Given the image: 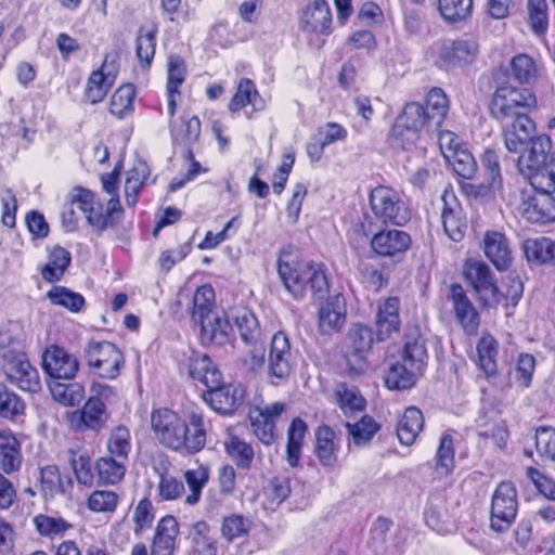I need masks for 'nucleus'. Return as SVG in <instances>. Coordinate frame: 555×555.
I'll return each mask as SVG.
<instances>
[{
	"label": "nucleus",
	"mask_w": 555,
	"mask_h": 555,
	"mask_svg": "<svg viewBox=\"0 0 555 555\" xmlns=\"http://www.w3.org/2000/svg\"><path fill=\"white\" fill-rule=\"evenodd\" d=\"M151 428L155 439L172 451L185 450L190 454H195L206 446L205 418L196 411L190 412L188 417L183 418L170 409H156L151 414Z\"/></svg>",
	"instance_id": "nucleus-1"
},
{
	"label": "nucleus",
	"mask_w": 555,
	"mask_h": 555,
	"mask_svg": "<svg viewBox=\"0 0 555 555\" xmlns=\"http://www.w3.org/2000/svg\"><path fill=\"white\" fill-rule=\"evenodd\" d=\"M278 273L287 292L295 298H302L308 291L314 296L323 297L328 291L323 264L300 260L292 247L281 250Z\"/></svg>",
	"instance_id": "nucleus-2"
},
{
	"label": "nucleus",
	"mask_w": 555,
	"mask_h": 555,
	"mask_svg": "<svg viewBox=\"0 0 555 555\" xmlns=\"http://www.w3.org/2000/svg\"><path fill=\"white\" fill-rule=\"evenodd\" d=\"M70 205L77 207L85 215L89 225L98 232L115 227L116 215L122 210L119 197L113 196L108 199L104 211L102 203L96 201L94 193L80 186L75 188L70 193Z\"/></svg>",
	"instance_id": "nucleus-3"
},
{
	"label": "nucleus",
	"mask_w": 555,
	"mask_h": 555,
	"mask_svg": "<svg viewBox=\"0 0 555 555\" xmlns=\"http://www.w3.org/2000/svg\"><path fill=\"white\" fill-rule=\"evenodd\" d=\"M537 107L535 95L527 89H517L512 86L499 87L492 96L491 114L503 124L529 115Z\"/></svg>",
	"instance_id": "nucleus-4"
},
{
	"label": "nucleus",
	"mask_w": 555,
	"mask_h": 555,
	"mask_svg": "<svg viewBox=\"0 0 555 555\" xmlns=\"http://www.w3.org/2000/svg\"><path fill=\"white\" fill-rule=\"evenodd\" d=\"M434 127L425 107L418 103H408L396 118L390 131L392 144L406 149L413 144L421 131Z\"/></svg>",
	"instance_id": "nucleus-5"
},
{
	"label": "nucleus",
	"mask_w": 555,
	"mask_h": 555,
	"mask_svg": "<svg viewBox=\"0 0 555 555\" xmlns=\"http://www.w3.org/2000/svg\"><path fill=\"white\" fill-rule=\"evenodd\" d=\"M85 359L93 373L104 379H115L125 365L120 349L106 340H90L85 349Z\"/></svg>",
	"instance_id": "nucleus-6"
},
{
	"label": "nucleus",
	"mask_w": 555,
	"mask_h": 555,
	"mask_svg": "<svg viewBox=\"0 0 555 555\" xmlns=\"http://www.w3.org/2000/svg\"><path fill=\"white\" fill-rule=\"evenodd\" d=\"M370 205L374 216L384 223L403 225L410 219L400 193L392 188L379 185L373 189Z\"/></svg>",
	"instance_id": "nucleus-7"
},
{
	"label": "nucleus",
	"mask_w": 555,
	"mask_h": 555,
	"mask_svg": "<svg viewBox=\"0 0 555 555\" xmlns=\"http://www.w3.org/2000/svg\"><path fill=\"white\" fill-rule=\"evenodd\" d=\"M518 511V499L515 486L502 481L492 494L490 526L494 531L509 529Z\"/></svg>",
	"instance_id": "nucleus-8"
},
{
	"label": "nucleus",
	"mask_w": 555,
	"mask_h": 555,
	"mask_svg": "<svg viewBox=\"0 0 555 555\" xmlns=\"http://www.w3.org/2000/svg\"><path fill=\"white\" fill-rule=\"evenodd\" d=\"M464 276L482 305L493 307L501 304V294L487 263L469 259L464 266Z\"/></svg>",
	"instance_id": "nucleus-9"
},
{
	"label": "nucleus",
	"mask_w": 555,
	"mask_h": 555,
	"mask_svg": "<svg viewBox=\"0 0 555 555\" xmlns=\"http://www.w3.org/2000/svg\"><path fill=\"white\" fill-rule=\"evenodd\" d=\"M119 53L107 52L99 69L93 70L87 81L85 95L91 104L100 103L115 83L119 73Z\"/></svg>",
	"instance_id": "nucleus-10"
},
{
	"label": "nucleus",
	"mask_w": 555,
	"mask_h": 555,
	"mask_svg": "<svg viewBox=\"0 0 555 555\" xmlns=\"http://www.w3.org/2000/svg\"><path fill=\"white\" fill-rule=\"evenodd\" d=\"M3 370L11 384L21 390L36 392L40 389L38 371L16 348L2 353Z\"/></svg>",
	"instance_id": "nucleus-11"
},
{
	"label": "nucleus",
	"mask_w": 555,
	"mask_h": 555,
	"mask_svg": "<svg viewBox=\"0 0 555 555\" xmlns=\"http://www.w3.org/2000/svg\"><path fill=\"white\" fill-rule=\"evenodd\" d=\"M517 210L528 222L548 223L555 220V198L541 190L522 191Z\"/></svg>",
	"instance_id": "nucleus-12"
},
{
	"label": "nucleus",
	"mask_w": 555,
	"mask_h": 555,
	"mask_svg": "<svg viewBox=\"0 0 555 555\" xmlns=\"http://www.w3.org/2000/svg\"><path fill=\"white\" fill-rule=\"evenodd\" d=\"M285 405L282 402L261 403L249 410V420L255 436L260 442L270 446L276 438V421L284 412Z\"/></svg>",
	"instance_id": "nucleus-13"
},
{
	"label": "nucleus",
	"mask_w": 555,
	"mask_h": 555,
	"mask_svg": "<svg viewBox=\"0 0 555 555\" xmlns=\"http://www.w3.org/2000/svg\"><path fill=\"white\" fill-rule=\"evenodd\" d=\"M345 357L351 371L361 373L366 366L365 356L372 347L373 334L370 327L354 324L348 333Z\"/></svg>",
	"instance_id": "nucleus-14"
},
{
	"label": "nucleus",
	"mask_w": 555,
	"mask_h": 555,
	"mask_svg": "<svg viewBox=\"0 0 555 555\" xmlns=\"http://www.w3.org/2000/svg\"><path fill=\"white\" fill-rule=\"evenodd\" d=\"M448 300L451 302L455 320L463 331L467 335H476L480 325V317L463 286L451 284Z\"/></svg>",
	"instance_id": "nucleus-15"
},
{
	"label": "nucleus",
	"mask_w": 555,
	"mask_h": 555,
	"mask_svg": "<svg viewBox=\"0 0 555 555\" xmlns=\"http://www.w3.org/2000/svg\"><path fill=\"white\" fill-rule=\"evenodd\" d=\"M440 199L442 203L440 218L444 233L450 240L460 242L466 230V217L463 208L453 191L444 190Z\"/></svg>",
	"instance_id": "nucleus-16"
},
{
	"label": "nucleus",
	"mask_w": 555,
	"mask_h": 555,
	"mask_svg": "<svg viewBox=\"0 0 555 555\" xmlns=\"http://www.w3.org/2000/svg\"><path fill=\"white\" fill-rule=\"evenodd\" d=\"M541 133L537 131L535 122L529 115L519 116L503 126V138L506 150L518 153L531 143Z\"/></svg>",
	"instance_id": "nucleus-17"
},
{
	"label": "nucleus",
	"mask_w": 555,
	"mask_h": 555,
	"mask_svg": "<svg viewBox=\"0 0 555 555\" xmlns=\"http://www.w3.org/2000/svg\"><path fill=\"white\" fill-rule=\"evenodd\" d=\"M42 367L51 380L72 379L78 371L79 362L63 348L51 346L42 356Z\"/></svg>",
	"instance_id": "nucleus-18"
},
{
	"label": "nucleus",
	"mask_w": 555,
	"mask_h": 555,
	"mask_svg": "<svg viewBox=\"0 0 555 555\" xmlns=\"http://www.w3.org/2000/svg\"><path fill=\"white\" fill-rule=\"evenodd\" d=\"M243 396L244 391L238 385H223L221 380L217 385H209L203 398L218 413L229 414L241 405Z\"/></svg>",
	"instance_id": "nucleus-19"
},
{
	"label": "nucleus",
	"mask_w": 555,
	"mask_h": 555,
	"mask_svg": "<svg viewBox=\"0 0 555 555\" xmlns=\"http://www.w3.org/2000/svg\"><path fill=\"white\" fill-rule=\"evenodd\" d=\"M346 302L341 295L330 297L322 302L318 313V327L322 335L339 332L346 322Z\"/></svg>",
	"instance_id": "nucleus-20"
},
{
	"label": "nucleus",
	"mask_w": 555,
	"mask_h": 555,
	"mask_svg": "<svg viewBox=\"0 0 555 555\" xmlns=\"http://www.w3.org/2000/svg\"><path fill=\"white\" fill-rule=\"evenodd\" d=\"M292 349L284 332H278L271 339L269 351V374L278 379L286 378L292 371Z\"/></svg>",
	"instance_id": "nucleus-21"
},
{
	"label": "nucleus",
	"mask_w": 555,
	"mask_h": 555,
	"mask_svg": "<svg viewBox=\"0 0 555 555\" xmlns=\"http://www.w3.org/2000/svg\"><path fill=\"white\" fill-rule=\"evenodd\" d=\"M230 312H220L211 315L205 322L199 324V337L204 345H214L218 347L225 346L232 341V325Z\"/></svg>",
	"instance_id": "nucleus-22"
},
{
	"label": "nucleus",
	"mask_w": 555,
	"mask_h": 555,
	"mask_svg": "<svg viewBox=\"0 0 555 555\" xmlns=\"http://www.w3.org/2000/svg\"><path fill=\"white\" fill-rule=\"evenodd\" d=\"M554 153L552 151V141L548 135L541 133L526 147L519 151L517 158V169L519 173L525 175L537 166H541L547 157Z\"/></svg>",
	"instance_id": "nucleus-23"
},
{
	"label": "nucleus",
	"mask_w": 555,
	"mask_h": 555,
	"mask_svg": "<svg viewBox=\"0 0 555 555\" xmlns=\"http://www.w3.org/2000/svg\"><path fill=\"white\" fill-rule=\"evenodd\" d=\"M411 244L410 235L398 229L383 230L371 238L372 249L379 256L390 257L404 253Z\"/></svg>",
	"instance_id": "nucleus-24"
},
{
	"label": "nucleus",
	"mask_w": 555,
	"mask_h": 555,
	"mask_svg": "<svg viewBox=\"0 0 555 555\" xmlns=\"http://www.w3.org/2000/svg\"><path fill=\"white\" fill-rule=\"evenodd\" d=\"M482 248L489 261L500 271L512 263V250L506 236L498 231L486 232Z\"/></svg>",
	"instance_id": "nucleus-25"
},
{
	"label": "nucleus",
	"mask_w": 555,
	"mask_h": 555,
	"mask_svg": "<svg viewBox=\"0 0 555 555\" xmlns=\"http://www.w3.org/2000/svg\"><path fill=\"white\" fill-rule=\"evenodd\" d=\"M188 69L185 61L176 54L168 56L167 61V112L170 118L177 109V96L180 95V87L186 78Z\"/></svg>",
	"instance_id": "nucleus-26"
},
{
	"label": "nucleus",
	"mask_w": 555,
	"mask_h": 555,
	"mask_svg": "<svg viewBox=\"0 0 555 555\" xmlns=\"http://www.w3.org/2000/svg\"><path fill=\"white\" fill-rule=\"evenodd\" d=\"M179 525L173 516L163 517L155 530L151 546V555H173Z\"/></svg>",
	"instance_id": "nucleus-27"
},
{
	"label": "nucleus",
	"mask_w": 555,
	"mask_h": 555,
	"mask_svg": "<svg viewBox=\"0 0 555 555\" xmlns=\"http://www.w3.org/2000/svg\"><path fill=\"white\" fill-rule=\"evenodd\" d=\"M105 405L99 397H91L80 411L70 415V425L77 430H98L104 423Z\"/></svg>",
	"instance_id": "nucleus-28"
},
{
	"label": "nucleus",
	"mask_w": 555,
	"mask_h": 555,
	"mask_svg": "<svg viewBox=\"0 0 555 555\" xmlns=\"http://www.w3.org/2000/svg\"><path fill=\"white\" fill-rule=\"evenodd\" d=\"M339 443L336 433L327 425H321L315 430L314 452L320 464L325 468H333L338 461Z\"/></svg>",
	"instance_id": "nucleus-29"
},
{
	"label": "nucleus",
	"mask_w": 555,
	"mask_h": 555,
	"mask_svg": "<svg viewBox=\"0 0 555 555\" xmlns=\"http://www.w3.org/2000/svg\"><path fill=\"white\" fill-rule=\"evenodd\" d=\"M300 24L305 31L326 33L332 24V14L325 0H315L302 11Z\"/></svg>",
	"instance_id": "nucleus-30"
},
{
	"label": "nucleus",
	"mask_w": 555,
	"mask_h": 555,
	"mask_svg": "<svg viewBox=\"0 0 555 555\" xmlns=\"http://www.w3.org/2000/svg\"><path fill=\"white\" fill-rule=\"evenodd\" d=\"M230 318L238 328L243 341L250 346L261 343L262 332L256 315L246 307L230 310Z\"/></svg>",
	"instance_id": "nucleus-31"
},
{
	"label": "nucleus",
	"mask_w": 555,
	"mask_h": 555,
	"mask_svg": "<svg viewBox=\"0 0 555 555\" xmlns=\"http://www.w3.org/2000/svg\"><path fill=\"white\" fill-rule=\"evenodd\" d=\"M400 301L397 297L386 298L378 306L376 326L378 339L383 340L398 332L400 327L399 318Z\"/></svg>",
	"instance_id": "nucleus-32"
},
{
	"label": "nucleus",
	"mask_w": 555,
	"mask_h": 555,
	"mask_svg": "<svg viewBox=\"0 0 555 555\" xmlns=\"http://www.w3.org/2000/svg\"><path fill=\"white\" fill-rule=\"evenodd\" d=\"M479 48L474 40H456L447 44L440 52L441 59L452 66H463L475 61Z\"/></svg>",
	"instance_id": "nucleus-33"
},
{
	"label": "nucleus",
	"mask_w": 555,
	"mask_h": 555,
	"mask_svg": "<svg viewBox=\"0 0 555 555\" xmlns=\"http://www.w3.org/2000/svg\"><path fill=\"white\" fill-rule=\"evenodd\" d=\"M21 443L10 431H0V469L5 474L17 472L22 465Z\"/></svg>",
	"instance_id": "nucleus-34"
},
{
	"label": "nucleus",
	"mask_w": 555,
	"mask_h": 555,
	"mask_svg": "<svg viewBox=\"0 0 555 555\" xmlns=\"http://www.w3.org/2000/svg\"><path fill=\"white\" fill-rule=\"evenodd\" d=\"M189 375L203 385H217L222 379L221 372L211 362L208 356L193 353L188 362Z\"/></svg>",
	"instance_id": "nucleus-35"
},
{
	"label": "nucleus",
	"mask_w": 555,
	"mask_h": 555,
	"mask_svg": "<svg viewBox=\"0 0 555 555\" xmlns=\"http://www.w3.org/2000/svg\"><path fill=\"white\" fill-rule=\"evenodd\" d=\"M424 427V416L420 409L410 406L405 409L397 425V436L404 446H412Z\"/></svg>",
	"instance_id": "nucleus-36"
},
{
	"label": "nucleus",
	"mask_w": 555,
	"mask_h": 555,
	"mask_svg": "<svg viewBox=\"0 0 555 555\" xmlns=\"http://www.w3.org/2000/svg\"><path fill=\"white\" fill-rule=\"evenodd\" d=\"M522 249L530 263H555V241L548 237L528 238L524 242Z\"/></svg>",
	"instance_id": "nucleus-37"
},
{
	"label": "nucleus",
	"mask_w": 555,
	"mask_h": 555,
	"mask_svg": "<svg viewBox=\"0 0 555 555\" xmlns=\"http://www.w3.org/2000/svg\"><path fill=\"white\" fill-rule=\"evenodd\" d=\"M248 104H250L256 111L264 108V101L260 98L254 81L243 78L240 80L236 92L231 99L228 107L231 112H238Z\"/></svg>",
	"instance_id": "nucleus-38"
},
{
	"label": "nucleus",
	"mask_w": 555,
	"mask_h": 555,
	"mask_svg": "<svg viewBox=\"0 0 555 555\" xmlns=\"http://www.w3.org/2000/svg\"><path fill=\"white\" fill-rule=\"evenodd\" d=\"M530 182L532 189L548 193L555 192V151L531 171L524 175Z\"/></svg>",
	"instance_id": "nucleus-39"
},
{
	"label": "nucleus",
	"mask_w": 555,
	"mask_h": 555,
	"mask_svg": "<svg viewBox=\"0 0 555 555\" xmlns=\"http://www.w3.org/2000/svg\"><path fill=\"white\" fill-rule=\"evenodd\" d=\"M477 353L480 370L488 377L494 376L498 371L496 357L499 353V344L495 338L489 334L482 335L477 344Z\"/></svg>",
	"instance_id": "nucleus-40"
},
{
	"label": "nucleus",
	"mask_w": 555,
	"mask_h": 555,
	"mask_svg": "<svg viewBox=\"0 0 555 555\" xmlns=\"http://www.w3.org/2000/svg\"><path fill=\"white\" fill-rule=\"evenodd\" d=\"M215 291L209 285L198 287L193 297L192 318L195 323L202 324L211 315H216L221 311L214 310Z\"/></svg>",
	"instance_id": "nucleus-41"
},
{
	"label": "nucleus",
	"mask_w": 555,
	"mask_h": 555,
	"mask_svg": "<svg viewBox=\"0 0 555 555\" xmlns=\"http://www.w3.org/2000/svg\"><path fill=\"white\" fill-rule=\"evenodd\" d=\"M307 424L301 418H294L287 433L286 461L289 466L297 467L301 457V448Z\"/></svg>",
	"instance_id": "nucleus-42"
},
{
	"label": "nucleus",
	"mask_w": 555,
	"mask_h": 555,
	"mask_svg": "<svg viewBox=\"0 0 555 555\" xmlns=\"http://www.w3.org/2000/svg\"><path fill=\"white\" fill-rule=\"evenodd\" d=\"M49 389L52 398L65 406L78 405L85 398V388L78 383H61L60 379L50 380Z\"/></svg>",
	"instance_id": "nucleus-43"
},
{
	"label": "nucleus",
	"mask_w": 555,
	"mask_h": 555,
	"mask_svg": "<svg viewBox=\"0 0 555 555\" xmlns=\"http://www.w3.org/2000/svg\"><path fill=\"white\" fill-rule=\"evenodd\" d=\"M541 70V66L528 54H517L511 60L512 76L519 83H532L540 76Z\"/></svg>",
	"instance_id": "nucleus-44"
},
{
	"label": "nucleus",
	"mask_w": 555,
	"mask_h": 555,
	"mask_svg": "<svg viewBox=\"0 0 555 555\" xmlns=\"http://www.w3.org/2000/svg\"><path fill=\"white\" fill-rule=\"evenodd\" d=\"M351 443L356 447L367 446L373 437L377 434L380 426L370 415H364L356 423H346Z\"/></svg>",
	"instance_id": "nucleus-45"
},
{
	"label": "nucleus",
	"mask_w": 555,
	"mask_h": 555,
	"mask_svg": "<svg viewBox=\"0 0 555 555\" xmlns=\"http://www.w3.org/2000/svg\"><path fill=\"white\" fill-rule=\"evenodd\" d=\"M72 260L70 253L63 247H54L48 258V262L43 267L41 274L48 282L59 281Z\"/></svg>",
	"instance_id": "nucleus-46"
},
{
	"label": "nucleus",
	"mask_w": 555,
	"mask_h": 555,
	"mask_svg": "<svg viewBox=\"0 0 555 555\" xmlns=\"http://www.w3.org/2000/svg\"><path fill=\"white\" fill-rule=\"evenodd\" d=\"M184 479L189 487L190 494L185 498L188 505H195L199 502L202 491L209 480V469L203 464H196L184 473Z\"/></svg>",
	"instance_id": "nucleus-47"
},
{
	"label": "nucleus",
	"mask_w": 555,
	"mask_h": 555,
	"mask_svg": "<svg viewBox=\"0 0 555 555\" xmlns=\"http://www.w3.org/2000/svg\"><path fill=\"white\" fill-rule=\"evenodd\" d=\"M427 360L425 340L422 337L413 338L404 344L401 361L410 365L420 376L423 375Z\"/></svg>",
	"instance_id": "nucleus-48"
},
{
	"label": "nucleus",
	"mask_w": 555,
	"mask_h": 555,
	"mask_svg": "<svg viewBox=\"0 0 555 555\" xmlns=\"http://www.w3.org/2000/svg\"><path fill=\"white\" fill-rule=\"evenodd\" d=\"M421 376L401 360L392 364L385 383L389 389H409Z\"/></svg>",
	"instance_id": "nucleus-49"
},
{
	"label": "nucleus",
	"mask_w": 555,
	"mask_h": 555,
	"mask_svg": "<svg viewBox=\"0 0 555 555\" xmlns=\"http://www.w3.org/2000/svg\"><path fill=\"white\" fill-rule=\"evenodd\" d=\"M135 89L133 85L126 83L120 86L112 95L109 112L119 119L126 118L133 112V100Z\"/></svg>",
	"instance_id": "nucleus-50"
},
{
	"label": "nucleus",
	"mask_w": 555,
	"mask_h": 555,
	"mask_svg": "<svg viewBox=\"0 0 555 555\" xmlns=\"http://www.w3.org/2000/svg\"><path fill=\"white\" fill-rule=\"evenodd\" d=\"M441 17L448 23L466 21L473 12V0H438Z\"/></svg>",
	"instance_id": "nucleus-51"
},
{
	"label": "nucleus",
	"mask_w": 555,
	"mask_h": 555,
	"mask_svg": "<svg viewBox=\"0 0 555 555\" xmlns=\"http://www.w3.org/2000/svg\"><path fill=\"white\" fill-rule=\"evenodd\" d=\"M37 531L46 538L55 539L63 537L73 525L59 516L39 514L34 518Z\"/></svg>",
	"instance_id": "nucleus-52"
},
{
	"label": "nucleus",
	"mask_w": 555,
	"mask_h": 555,
	"mask_svg": "<svg viewBox=\"0 0 555 555\" xmlns=\"http://www.w3.org/2000/svg\"><path fill=\"white\" fill-rule=\"evenodd\" d=\"M426 112L434 124L438 128L444 120L449 112V100L444 91L440 88H433L426 96Z\"/></svg>",
	"instance_id": "nucleus-53"
},
{
	"label": "nucleus",
	"mask_w": 555,
	"mask_h": 555,
	"mask_svg": "<svg viewBox=\"0 0 555 555\" xmlns=\"http://www.w3.org/2000/svg\"><path fill=\"white\" fill-rule=\"evenodd\" d=\"M537 453L541 460L555 468V429L540 427L534 435Z\"/></svg>",
	"instance_id": "nucleus-54"
},
{
	"label": "nucleus",
	"mask_w": 555,
	"mask_h": 555,
	"mask_svg": "<svg viewBox=\"0 0 555 555\" xmlns=\"http://www.w3.org/2000/svg\"><path fill=\"white\" fill-rule=\"evenodd\" d=\"M170 132L175 142L190 144L195 142L201 134V121L196 116L183 117L182 124L178 126L170 122Z\"/></svg>",
	"instance_id": "nucleus-55"
},
{
	"label": "nucleus",
	"mask_w": 555,
	"mask_h": 555,
	"mask_svg": "<svg viewBox=\"0 0 555 555\" xmlns=\"http://www.w3.org/2000/svg\"><path fill=\"white\" fill-rule=\"evenodd\" d=\"M126 463L127 461L111 455L101 457L96 462L100 478L111 485L120 481L126 473Z\"/></svg>",
	"instance_id": "nucleus-56"
},
{
	"label": "nucleus",
	"mask_w": 555,
	"mask_h": 555,
	"mask_svg": "<svg viewBox=\"0 0 555 555\" xmlns=\"http://www.w3.org/2000/svg\"><path fill=\"white\" fill-rule=\"evenodd\" d=\"M336 398L339 408L346 415H351L354 412L363 411L365 408V400L354 387H348L341 384L336 389Z\"/></svg>",
	"instance_id": "nucleus-57"
},
{
	"label": "nucleus",
	"mask_w": 555,
	"mask_h": 555,
	"mask_svg": "<svg viewBox=\"0 0 555 555\" xmlns=\"http://www.w3.org/2000/svg\"><path fill=\"white\" fill-rule=\"evenodd\" d=\"M156 35L157 27L151 25L150 27H142L137 39V56L147 66L152 63L155 55Z\"/></svg>",
	"instance_id": "nucleus-58"
},
{
	"label": "nucleus",
	"mask_w": 555,
	"mask_h": 555,
	"mask_svg": "<svg viewBox=\"0 0 555 555\" xmlns=\"http://www.w3.org/2000/svg\"><path fill=\"white\" fill-rule=\"evenodd\" d=\"M53 305L64 307L72 312H78L85 305V298L64 286H54L47 294Z\"/></svg>",
	"instance_id": "nucleus-59"
},
{
	"label": "nucleus",
	"mask_w": 555,
	"mask_h": 555,
	"mask_svg": "<svg viewBox=\"0 0 555 555\" xmlns=\"http://www.w3.org/2000/svg\"><path fill=\"white\" fill-rule=\"evenodd\" d=\"M225 449L229 455L241 468H249L254 460V450L250 444L236 436H230L225 441Z\"/></svg>",
	"instance_id": "nucleus-60"
},
{
	"label": "nucleus",
	"mask_w": 555,
	"mask_h": 555,
	"mask_svg": "<svg viewBox=\"0 0 555 555\" xmlns=\"http://www.w3.org/2000/svg\"><path fill=\"white\" fill-rule=\"evenodd\" d=\"M157 494L160 501H176L185 492L184 483L178 477L163 473L157 483Z\"/></svg>",
	"instance_id": "nucleus-61"
},
{
	"label": "nucleus",
	"mask_w": 555,
	"mask_h": 555,
	"mask_svg": "<svg viewBox=\"0 0 555 555\" xmlns=\"http://www.w3.org/2000/svg\"><path fill=\"white\" fill-rule=\"evenodd\" d=\"M119 502L118 494L111 490H95L88 500L87 506L94 513H114Z\"/></svg>",
	"instance_id": "nucleus-62"
},
{
	"label": "nucleus",
	"mask_w": 555,
	"mask_h": 555,
	"mask_svg": "<svg viewBox=\"0 0 555 555\" xmlns=\"http://www.w3.org/2000/svg\"><path fill=\"white\" fill-rule=\"evenodd\" d=\"M435 460V469L439 476H446L452 470L454 466V449L451 435H442Z\"/></svg>",
	"instance_id": "nucleus-63"
},
{
	"label": "nucleus",
	"mask_w": 555,
	"mask_h": 555,
	"mask_svg": "<svg viewBox=\"0 0 555 555\" xmlns=\"http://www.w3.org/2000/svg\"><path fill=\"white\" fill-rule=\"evenodd\" d=\"M155 519V512L152 502L144 498L139 501L133 509V532L140 537L145 530L150 529Z\"/></svg>",
	"instance_id": "nucleus-64"
}]
</instances>
